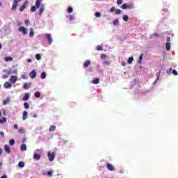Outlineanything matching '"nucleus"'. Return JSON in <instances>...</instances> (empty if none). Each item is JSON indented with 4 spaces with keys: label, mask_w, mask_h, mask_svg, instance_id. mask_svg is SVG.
I'll return each instance as SVG.
<instances>
[{
    "label": "nucleus",
    "mask_w": 178,
    "mask_h": 178,
    "mask_svg": "<svg viewBox=\"0 0 178 178\" xmlns=\"http://www.w3.org/2000/svg\"><path fill=\"white\" fill-rule=\"evenodd\" d=\"M42 2V0H36L35 6H33L31 8V12H35V10H37V8L38 9L40 8V6H41Z\"/></svg>",
    "instance_id": "nucleus-1"
},
{
    "label": "nucleus",
    "mask_w": 178,
    "mask_h": 178,
    "mask_svg": "<svg viewBox=\"0 0 178 178\" xmlns=\"http://www.w3.org/2000/svg\"><path fill=\"white\" fill-rule=\"evenodd\" d=\"M121 8L122 9H134V5H133V3H124Z\"/></svg>",
    "instance_id": "nucleus-2"
},
{
    "label": "nucleus",
    "mask_w": 178,
    "mask_h": 178,
    "mask_svg": "<svg viewBox=\"0 0 178 178\" xmlns=\"http://www.w3.org/2000/svg\"><path fill=\"white\" fill-rule=\"evenodd\" d=\"M20 1L22 0H13V6L11 7V10H16L19 1Z\"/></svg>",
    "instance_id": "nucleus-3"
},
{
    "label": "nucleus",
    "mask_w": 178,
    "mask_h": 178,
    "mask_svg": "<svg viewBox=\"0 0 178 178\" xmlns=\"http://www.w3.org/2000/svg\"><path fill=\"white\" fill-rule=\"evenodd\" d=\"M18 31L22 33L24 35H26V34H27L28 30L24 26H19L18 29Z\"/></svg>",
    "instance_id": "nucleus-4"
},
{
    "label": "nucleus",
    "mask_w": 178,
    "mask_h": 178,
    "mask_svg": "<svg viewBox=\"0 0 178 178\" xmlns=\"http://www.w3.org/2000/svg\"><path fill=\"white\" fill-rule=\"evenodd\" d=\"M47 156L49 158V161L50 162H52V161H54V159H55V152H49L47 154Z\"/></svg>",
    "instance_id": "nucleus-5"
},
{
    "label": "nucleus",
    "mask_w": 178,
    "mask_h": 178,
    "mask_svg": "<svg viewBox=\"0 0 178 178\" xmlns=\"http://www.w3.org/2000/svg\"><path fill=\"white\" fill-rule=\"evenodd\" d=\"M16 81H17V76L15 75L11 76L10 78V83H11V84H15Z\"/></svg>",
    "instance_id": "nucleus-6"
},
{
    "label": "nucleus",
    "mask_w": 178,
    "mask_h": 178,
    "mask_svg": "<svg viewBox=\"0 0 178 178\" xmlns=\"http://www.w3.org/2000/svg\"><path fill=\"white\" fill-rule=\"evenodd\" d=\"M29 3V1H25L23 3V5L19 8V12H23L26 9V7L27 6V4Z\"/></svg>",
    "instance_id": "nucleus-7"
},
{
    "label": "nucleus",
    "mask_w": 178,
    "mask_h": 178,
    "mask_svg": "<svg viewBox=\"0 0 178 178\" xmlns=\"http://www.w3.org/2000/svg\"><path fill=\"white\" fill-rule=\"evenodd\" d=\"M29 76L31 79H35V77H37V71H35V70H32L30 72Z\"/></svg>",
    "instance_id": "nucleus-8"
},
{
    "label": "nucleus",
    "mask_w": 178,
    "mask_h": 178,
    "mask_svg": "<svg viewBox=\"0 0 178 178\" xmlns=\"http://www.w3.org/2000/svg\"><path fill=\"white\" fill-rule=\"evenodd\" d=\"M46 38H47L49 45H51V44H52V41H53L52 37L51 36V34L50 33H47L46 34Z\"/></svg>",
    "instance_id": "nucleus-9"
},
{
    "label": "nucleus",
    "mask_w": 178,
    "mask_h": 178,
    "mask_svg": "<svg viewBox=\"0 0 178 178\" xmlns=\"http://www.w3.org/2000/svg\"><path fill=\"white\" fill-rule=\"evenodd\" d=\"M106 168L108 170H110V172H113L115 170V168L109 163L106 164Z\"/></svg>",
    "instance_id": "nucleus-10"
},
{
    "label": "nucleus",
    "mask_w": 178,
    "mask_h": 178,
    "mask_svg": "<svg viewBox=\"0 0 178 178\" xmlns=\"http://www.w3.org/2000/svg\"><path fill=\"white\" fill-rule=\"evenodd\" d=\"M90 65H91V60H86L83 63V67L87 68V67H88V66H90Z\"/></svg>",
    "instance_id": "nucleus-11"
},
{
    "label": "nucleus",
    "mask_w": 178,
    "mask_h": 178,
    "mask_svg": "<svg viewBox=\"0 0 178 178\" xmlns=\"http://www.w3.org/2000/svg\"><path fill=\"white\" fill-rule=\"evenodd\" d=\"M33 159H35V161H39V159H41V155H40L38 154H34Z\"/></svg>",
    "instance_id": "nucleus-12"
},
{
    "label": "nucleus",
    "mask_w": 178,
    "mask_h": 178,
    "mask_svg": "<svg viewBox=\"0 0 178 178\" xmlns=\"http://www.w3.org/2000/svg\"><path fill=\"white\" fill-rule=\"evenodd\" d=\"M29 116V113L27 111H24L23 116H22V120H26Z\"/></svg>",
    "instance_id": "nucleus-13"
},
{
    "label": "nucleus",
    "mask_w": 178,
    "mask_h": 178,
    "mask_svg": "<svg viewBox=\"0 0 178 178\" xmlns=\"http://www.w3.org/2000/svg\"><path fill=\"white\" fill-rule=\"evenodd\" d=\"M4 151H6V152H7V154H10V147H9V145H6L4 146Z\"/></svg>",
    "instance_id": "nucleus-14"
},
{
    "label": "nucleus",
    "mask_w": 178,
    "mask_h": 178,
    "mask_svg": "<svg viewBox=\"0 0 178 178\" xmlns=\"http://www.w3.org/2000/svg\"><path fill=\"white\" fill-rule=\"evenodd\" d=\"M30 97V93L26 92L24 95V97L22 98L23 101H29V98Z\"/></svg>",
    "instance_id": "nucleus-15"
},
{
    "label": "nucleus",
    "mask_w": 178,
    "mask_h": 178,
    "mask_svg": "<svg viewBox=\"0 0 178 178\" xmlns=\"http://www.w3.org/2000/svg\"><path fill=\"white\" fill-rule=\"evenodd\" d=\"M3 86H4V88H12V84L9 82H6Z\"/></svg>",
    "instance_id": "nucleus-16"
},
{
    "label": "nucleus",
    "mask_w": 178,
    "mask_h": 178,
    "mask_svg": "<svg viewBox=\"0 0 178 178\" xmlns=\"http://www.w3.org/2000/svg\"><path fill=\"white\" fill-rule=\"evenodd\" d=\"M45 9V8L44 7L43 5H42L39 9V15L40 16H41V15H42V13H44V10Z\"/></svg>",
    "instance_id": "nucleus-17"
},
{
    "label": "nucleus",
    "mask_w": 178,
    "mask_h": 178,
    "mask_svg": "<svg viewBox=\"0 0 178 178\" xmlns=\"http://www.w3.org/2000/svg\"><path fill=\"white\" fill-rule=\"evenodd\" d=\"M30 87H31V85L29 83H25L24 84V90H29V88H30Z\"/></svg>",
    "instance_id": "nucleus-18"
},
{
    "label": "nucleus",
    "mask_w": 178,
    "mask_h": 178,
    "mask_svg": "<svg viewBox=\"0 0 178 178\" xmlns=\"http://www.w3.org/2000/svg\"><path fill=\"white\" fill-rule=\"evenodd\" d=\"M9 102H10V99L7 97L6 100L3 101V105H8L9 104Z\"/></svg>",
    "instance_id": "nucleus-19"
},
{
    "label": "nucleus",
    "mask_w": 178,
    "mask_h": 178,
    "mask_svg": "<svg viewBox=\"0 0 178 178\" xmlns=\"http://www.w3.org/2000/svg\"><path fill=\"white\" fill-rule=\"evenodd\" d=\"M21 151H27V146L26 144H22L20 147Z\"/></svg>",
    "instance_id": "nucleus-20"
},
{
    "label": "nucleus",
    "mask_w": 178,
    "mask_h": 178,
    "mask_svg": "<svg viewBox=\"0 0 178 178\" xmlns=\"http://www.w3.org/2000/svg\"><path fill=\"white\" fill-rule=\"evenodd\" d=\"M29 37H31V38L34 37V29L33 28L30 29Z\"/></svg>",
    "instance_id": "nucleus-21"
},
{
    "label": "nucleus",
    "mask_w": 178,
    "mask_h": 178,
    "mask_svg": "<svg viewBox=\"0 0 178 178\" xmlns=\"http://www.w3.org/2000/svg\"><path fill=\"white\" fill-rule=\"evenodd\" d=\"M4 60H5L6 62H12L13 60V58H12V57H6Z\"/></svg>",
    "instance_id": "nucleus-22"
},
{
    "label": "nucleus",
    "mask_w": 178,
    "mask_h": 178,
    "mask_svg": "<svg viewBox=\"0 0 178 178\" xmlns=\"http://www.w3.org/2000/svg\"><path fill=\"white\" fill-rule=\"evenodd\" d=\"M166 51H170V42H167L165 44Z\"/></svg>",
    "instance_id": "nucleus-23"
},
{
    "label": "nucleus",
    "mask_w": 178,
    "mask_h": 178,
    "mask_svg": "<svg viewBox=\"0 0 178 178\" xmlns=\"http://www.w3.org/2000/svg\"><path fill=\"white\" fill-rule=\"evenodd\" d=\"M92 84H98L99 83V79L96 78L92 81Z\"/></svg>",
    "instance_id": "nucleus-24"
},
{
    "label": "nucleus",
    "mask_w": 178,
    "mask_h": 178,
    "mask_svg": "<svg viewBox=\"0 0 178 178\" xmlns=\"http://www.w3.org/2000/svg\"><path fill=\"white\" fill-rule=\"evenodd\" d=\"M6 122H7L6 118H3L0 119V124L6 123Z\"/></svg>",
    "instance_id": "nucleus-25"
},
{
    "label": "nucleus",
    "mask_w": 178,
    "mask_h": 178,
    "mask_svg": "<svg viewBox=\"0 0 178 178\" xmlns=\"http://www.w3.org/2000/svg\"><path fill=\"white\" fill-rule=\"evenodd\" d=\"M56 129V127L55 125H51L49 127V131H55Z\"/></svg>",
    "instance_id": "nucleus-26"
},
{
    "label": "nucleus",
    "mask_w": 178,
    "mask_h": 178,
    "mask_svg": "<svg viewBox=\"0 0 178 178\" xmlns=\"http://www.w3.org/2000/svg\"><path fill=\"white\" fill-rule=\"evenodd\" d=\"M19 168H24V161H19L18 163Z\"/></svg>",
    "instance_id": "nucleus-27"
},
{
    "label": "nucleus",
    "mask_w": 178,
    "mask_h": 178,
    "mask_svg": "<svg viewBox=\"0 0 178 178\" xmlns=\"http://www.w3.org/2000/svg\"><path fill=\"white\" fill-rule=\"evenodd\" d=\"M40 77L42 79H45L47 77V73H45V72H42Z\"/></svg>",
    "instance_id": "nucleus-28"
},
{
    "label": "nucleus",
    "mask_w": 178,
    "mask_h": 178,
    "mask_svg": "<svg viewBox=\"0 0 178 178\" xmlns=\"http://www.w3.org/2000/svg\"><path fill=\"white\" fill-rule=\"evenodd\" d=\"M133 60H134V58H133V57H129V58H128L127 63H129V64L133 63Z\"/></svg>",
    "instance_id": "nucleus-29"
},
{
    "label": "nucleus",
    "mask_w": 178,
    "mask_h": 178,
    "mask_svg": "<svg viewBox=\"0 0 178 178\" xmlns=\"http://www.w3.org/2000/svg\"><path fill=\"white\" fill-rule=\"evenodd\" d=\"M35 98H40L41 97V93L40 92H35Z\"/></svg>",
    "instance_id": "nucleus-30"
},
{
    "label": "nucleus",
    "mask_w": 178,
    "mask_h": 178,
    "mask_svg": "<svg viewBox=\"0 0 178 178\" xmlns=\"http://www.w3.org/2000/svg\"><path fill=\"white\" fill-rule=\"evenodd\" d=\"M3 72L4 73H6V74H12V70H3Z\"/></svg>",
    "instance_id": "nucleus-31"
},
{
    "label": "nucleus",
    "mask_w": 178,
    "mask_h": 178,
    "mask_svg": "<svg viewBox=\"0 0 178 178\" xmlns=\"http://www.w3.org/2000/svg\"><path fill=\"white\" fill-rule=\"evenodd\" d=\"M96 49H97V51H102L104 49V48L102 47V46L98 45L96 47Z\"/></svg>",
    "instance_id": "nucleus-32"
},
{
    "label": "nucleus",
    "mask_w": 178,
    "mask_h": 178,
    "mask_svg": "<svg viewBox=\"0 0 178 178\" xmlns=\"http://www.w3.org/2000/svg\"><path fill=\"white\" fill-rule=\"evenodd\" d=\"M143 54H141L139 57V59H138V63L140 65H141V63L143 62Z\"/></svg>",
    "instance_id": "nucleus-33"
},
{
    "label": "nucleus",
    "mask_w": 178,
    "mask_h": 178,
    "mask_svg": "<svg viewBox=\"0 0 178 178\" xmlns=\"http://www.w3.org/2000/svg\"><path fill=\"white\" fill-rule=\"evenodd\" d=\"M113 24L114 26H118V24H119V20L118 19H114L113 22Z\"/></svg>",
    "instance_id": "nucleus-34"
},
{
    "label": "nucleus",
    "mask_w": 178,
    "mask_h": 178,
    "mask_svg": "<svg viewBox=\"0 0 178 178\" xmlns=\"http://www.w3.org/2000/svg\"><path fill=\"white\" fill-rule=\"evenodd\" d=\"M24 106L25 109H29V108H30V105H29V103L27 102L24 103Z\"/></svg>",
    "instance_id": "nucleus-35"
},
{
    "label": "nucleus",
    "mask_w": 178,
    "mask_h": 178,
    "mask_svg": "<svg viewBox=\"0 0 178 178\" xmlns=\"http://www.w3.org/2000/svg\"><path fill=\"white\" fill-rule=\"evenodd\" d=\"M68 18H69V20H70V22H73V20H74V17H73V15H68Z\"/></svg>",
    "instance_id": "nucleus-36"
},
{
    "label": "nucleus",
    "mask_w": 178,
    "mask_h": 178,
    "mask_svg": "<svg viewBox=\"0 0 178 178\" xmlns=\"http://www.w3.org/2000/svg\"><path fill=\"white\" fill-rule=\"evenodd\" d=\"M123 20H124V22H128L129 21V16L124 15L123 16Z\"/></svg>",
    "instance_id": "nucleus-37"
},
{
    "label": "nucleus",
    "mask_w": 178,
    "mask_h": 178,
    "mask_svg": "<svg viewBox=\"0 0 178 178\" xmlns=\"http://www.w3.org/2000/svg\"><path fill=\"white\" fill-rule=\"evenodd\" d=\"M18 133H19V134H24L25 133L24 129H19Z\"/></svg>",
    "instance_id": "nucleus-38"
},
{
    "label": "nucleus",
    "mask_w": 178,
    "mask_h": 178,
    "mask_svg": "<svg viewBox=\"0 0 178 178\" xmlns=\"http://www.w3.org/2000/svg\"><path fill=\"white\" fill-rule=\"evenodd\" d=\"M73 12V8L69 7L67 8V13H72Z\"/></svg>",
    "instance_id": "nucleus-39"
},
{
    "label": "nucleus",
    "mask_w": 178,
    "mask_h": 178,
    "mask_svg": "<svg viewBox=\"0 0 178 178\" xmlns=\"http://www.w3.org/2000/svg\"><path fill=\"white\" fill-rule=\"evenodd\" d=\"M95 16L96 17H101V13H99V12L95 13Z\"/></svg>",
    "instance_id": "nucleus-40"
},
{
    "label": "nucleus",
    "mask_w": 178,
    "mask_h": 178,
    "mask_svg": "<svg viewBox=\"0 0 178 178\" xmlns=\"http://www.w3.org/2000/svg\"><path fill=\"white\" fill-rule=\"evenodd\" d=\"M156 76H157V79H156V81H158V80H159V78L161 77V71H159V72L156 74Z\"/></svg>",
    "instance_id": "nucleus-41"
},
{
    "label": "nucleus",
    "mask_w": 178,
    "mask_h": 178,
    "mask_svg": "<svg viewBox=\"0 0 178 178\" xmlns=\"http://www.w3.org/2000/svg\"><path fill=\"white\" fill-rule=\"evenodd\" d=\"M120 13H122V10H120V9H116L115 10V14L116 15H120Z\"/></svg>",
    "instance_id": "nucleus-42"
},
{
    "label": "nucleus",
    "mask_w": 178,
    "mask_h": 178,
    "mask_svg": "<svg viewBox=\"0 0 178 178\" xmlns=\"http://www.w3.org/2000/svg\"><path fill=\"white\" fill-rule=\"evenodd\" d=\"M35 58L37 59V60H40L41 59V55H40L38 54H36Z\"/></svg>",
    "instance_id": "nucleus-43"
},
{
    "label": "nucleus",
    "mask_w": 178,
    "mask_h": 178,
    "mask_svg": "<svg viewBox=\"0 0 178 178\" xmlns=\"http://www.w3.org/2000/svg\"><path fill=\"white\" fill-rule=\"evenodd\" d=\"M52 173H54V172H52V170L47 172V175H48V176H49V177H52Z\"/></svg>",
    "instance_id": "nucleus-44"
},
{
    "label": "nucleus",
    "mask_w": 178,
    "mask_h": 178,
    "mask_svg": "<svg viewBox=\"0 0 178 178\" xmlns=\"http://www.w3.org/2000/svg\"><path fill=\"white\" fill-rule=\"evenodd\" d=\"M10 145H15V140L11 139L10 140Z\"/></svg>",
    "instance_id": "nucleus-45"
},
{
    "label": "nucleus",
    "mask_w": 178,
    "mask_h": 178,
    "mask_svg": "<svg viewBox=\"0 0 178 178\" xmlns=\"http://www.w3.org/2000/svg\"><path fill=\"white\" fill-rule=\"evenodd\" d=\"M106 54H102L100 56V59H106Z\"/></svg>",
    "instance_id": "nucleus-46"
},
{
    "label": "nucleus",
    "mask_w": 178,
    "mask_h": 178,
    "mask_svg": "<svg viewBox=\"0 0 178 178\" xmlns=\"http://www.w3.org/2000/svg\"><path fill=\"white\" fill-rule=\"evenodd\" d=\"M10 74H6L4 75H3V79H8V77H9Z\"/></svg>",
    "instance_id": "nucleus-47"
},
{
    "label": "nucleus",
    "mask_w": 178,
    "mask_h": 178,
    "mask_svg": "<svg viewBox=\"0 0 178 178\" xmlns=\"http://www.w3.org/2000/svg\"><path fill=\"white\" fill-rule=\"evenodd\" d=\"M172 74H174L175 76H177V74H178L177 71H176V70H174L172 71Z\"/></svg>",
    "instance_id": "nucleus-48"
},
{
    "label": "nucleus",
    "mask_w": 178,
    "mask_h": 178,
    "mask_svg": "<svg viewBox=\"0 0 178 178\" xmlns=\"http://www.w3.org/2000/svg\"><path fill=\"white\" fill-rule=\"evenodd\" d=\"M25 24H26V26H29V24H30V20L29 19L25 20Z\"/></svg>",
    "instance_id": "nucleus-49"
},
{
    "label": "nucleus",
    "mask_w": 178,
    "mask_h": 178,
    "mask_svg": "<svg viewBox=\"0 0 178 178\" xmlns=\"http://www.w3.org/2000/svg\"><path fill=\"white\" fill-rule=\"evenodd\" d=\"M103 64H104V65H111V63H109V61H104V62L103 63Z\"/></svg>",
    "instance_id": "nucleus-50"
},
{
    "label": "nucleus",
    "mask_w": 178,
    "mask_h": 178,
    "mask_svg": "<svg viewBox=\"0 0 178 178\" xmlns=\"http://www.w3.org/2000/svg\"><path fill=\"white\" fill-rule=\"evenodd\" d=\"M122 0H117L118 5H122Z\"/></svg>",
    "instance_id": "nucleus-51"
},
{
    "label": "nucleus",
    "mask_w": 178,
    "mask_h": 178,
    "mask_svg": "<svg viewBox=\"0 0 178 178\" xmlns=\"http://www.w3.org/2000/svg\"><path fill=\"white\" fill-rule=\"evenodd\" d=\"M0 136H1V137H5V133H3V131H0Z\"/></svg>",
    "instance_id": "nucleus-52"
},
{
    "label": "nucleus",
    "mask_w": 178,
    "mask_h": 178,
    "mask_svg": "<svg viewBox=\"0 0 178 178\" xmlns=\"http://www.w3.org/2000/svg\"><path fill=\"white\" fill-rule=\"evenodd\" d=\"M116 10L115 9V7H113V8H111V13H113V12H115Z\"/></svg>",
    "instance_id": "nucleus-53"
},
{
    "label": "nucleus",
    "mask_w": 178,
    "mask_h": 178,
    "mask_svg": "<svg viewBox=\"0 0 178 178\" xmlns=\"http://www.w3.org/2000/svg\"><path fill=\"white\" fill-rule=\"evenodd\" d=\"M14 129H19V126L15 124L14 125Z\"/></svg>",
    "instance_id": "nucleus-54"
},
{
    "label": "nucleus",
    "mask_w": 178,
    "mask_h": 178,
    "mask_svg": "<svg viewBox=\"0 0 178 178\" xmlns=\"http://www.w3.org/2000/svg\"><path fill=\"white\" fill-rule=\"evenodd\" d=\"M167 42H170V37L167 38Z\"/></svg>",
    "instance_id": "nucleus-55"
},
{
    "label": "nucleus",
    "mask_w": 178,
    "mask_h": 178,
    "mask_svg": "<svg viewBox=\"0 0 178 178\" xmlns=\"http://www.w3.org/2000/svg\"><path fill=\"white\" fill-rule=\"evenodd\" d=\"M2 152H3V150L1 148H0V155H1Z\"/></svg>",
    "instance_id": "nucleus-56"
},
{
    "label": "nucleus",
    "mask_w": 178,
    "mask_h": 178,
    "mask_svg": "<svg viewBox=\"0 0 178 178\" xmlns=\"http://www.w3.org/2000/svg\"><path fill=\"white\" fill-rule=\"evenodd\" d=\"M1 178H8L6 175H3Z\"/></svg>",
    "instance_id": "nucleus-57"
},
{
    "label": "nucleus",
    "mask_w": 178,
    "mask_h": 178,
    "mask_svg": "<svg viewBox=\"0 0 178 178\" xmlns=\"http://www.w3.org/2000/svg\"><path fill=\"white\" fill-rule=\"evenodd\" d=\"M63 144H67V140H63Z\"/></svg>",
    "instance_id": "nucleus-58"
},
{
    "label": "nucleus",
    "mask_w": 178,
    "mask_h": 178,
    "mask_svg": "<svg viewBox=\"0 0 178 178\" xmlns=\"http://www.w3.org/2000/svg\"><path fill=\"white\" fill-rule=\"evenodd\" d=\"M122 66H126V63H122Z\"/></svg>",
    "instance_id": "nucleus-59"
},
{
    "label": "nucleus",
    "mask_w": 178,
    "mask_h": 178,
    "mask_svg": "<svg viewBox=\"0 0 178 178\" xmlns=\"http://www.w3.org/2000/svg\"><path fill=\"white\" fill-rule=\"evenodd\" d=\"M27 62L31 63V59L29 58V59L27 60Z\"/></svg>",
    "instance_id": "nucleus-60"
},
{
    "label": "nucleus",
    "mask_w": 178,
    "mask_h": 178,
    "mask_svg": "<svg viewBox=\"0 0 178 178\" xmlns=\"http://www.w3.org/2000/svg\"><path fill=\"white\" fill-rule=\"evenodd\" d=\"M33 118H37V114H34V115H33Z\"/></svg>",
    "instance_id": "nucleus-61"
},
{
    "label": "nucleus",
    "mask_w": 178,
    "mask_h": 178,
    "mask_svg": "<svg viewBox=\"0 0 178 178\" xmlns=\"http://www.w3.org/2000/svg\"><path fill=\"white\" fill-rule=\"evenodd\" d=\"M0 49H2V44H0Z\"/></svg>",
    "instance_id": "nucleus-62"
},
{
    "label": "nucleus",
    "mask_w": 178,
    "mask_h": 178,
    "mask_svg": "<svg viewBox=\"0 0 178 178\" xmlns=\"http://www.w3.org/2000/svg\"><path fill=\"white\" fill-rule=\"evenodd\" d=\"M0 6H2V3L1 2H0Z\"/></svg>",
    "instance_id": "nucleus-63"
},
{
    "label": "nucleus",
    "mask_w": 178,
    "mask_h": 178,
    "mask_svg": "<svg viewBox=\"0 0 178 178\" xmlns=\"http://www.w3.org/2000/svg\"><path fill=\"white\" fill-rule=\"evenodd\" d=\"M22 79H26V78L24 77V76H22Z\"/></svg>",
    "instance_id": "nucleus-64"
}]
</instances>
